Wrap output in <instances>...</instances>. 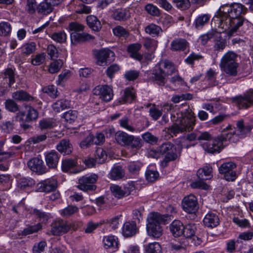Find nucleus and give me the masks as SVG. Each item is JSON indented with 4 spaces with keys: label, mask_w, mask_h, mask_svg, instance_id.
<instances>
[{
    "label": "nucleus",
    "mask_w": 253,
    "mask_h": 253,
    "mask_svg": "<svg viewBox=\"0 0 253 253\" xmlns=\"http://www.w3.org/2000/svg\"><path fill=\"white\" fill-rule=\"evenodd\" d=\"M42 90L44 93L47 94L53 98H56L58 96L57 88L54 85L45 86L42 88Z\"/></svg>",
    "instance_id": "51"
},
{
    "label": "nucleus",
    "mask_w": 253,
    "mask_h": 253,
    "mask_svg": "<svg viewBox=\"0 0 253 253\" xmlns=\"http://www.w3.org/2000/svg\"><path fill=\"white\" fill-rule=\"evenodd\" d=\"M2 79L4 84L6 83L8 87H11L15 82L14 70L11 68L5 69L2 73Z\"/></svg>",
    "instance_id": "24"
},
{
    "label": "nucleus",
    "mask_w": 253,
    "mask_h": 253,
    "mask_svg": "<svg viewBox=\"0 0 253 253\" xmlns=\"http://www.w3.org/2000/svg\"><path fill=\"white\" fill-rule=\"evenodd\" d=\"M62 65L63 62L61 60H56L50 63L48 71L51 74L57 73Z\"/></svg>",
    "instance_id": "56"
},
{
    "label": "nucleus",
    "mask_w": 253,
    "mask_h": 253,
    "mask_svg": "<svg viewBox=\"0 0 253 253\" xmlns=\"http://www.w3.org/2000/svg\"><path fill=\"white\" fill-rule=\"evenodd\" d=\"M142 146L141 139L134 135H130L126 146H128L131 149L137 150Z\"/></svg>",
    "instance_id": "37"
},
{
    "label": "nucleus",
    "mask_w": 253,
    "mask_h": 253,
    "mask_svg": "<svg viewBox=\"0 0 253 253\" xmlns=\"http://www.w3.org/2000/svg\"><path fill=\"white\" fill-rule=\"evenodd\" d=\"M188 245V243L187 241V239L183 237L181 238L180 239V241L179 242L171 243V248L175 251H180L182 250H185L186 248Z\"/></svg>",
    "instance_id": "48"
},
{
    "label": "nucleus",
    "mask_w": 253,
    "mask_h": 253,
    "mask_svg": "<svg viewBox=\"0 0 253 253\" xmlns=\"http://www.w3.org/2000/svg\"><path fill=\"white\" fill-rule=\"evenodd\" d=\"M226 134V131H224L220 135L204 142L202 144V148L209 153H219L223 148V142L228 140Z\"/></svg>",
    "instance_id": "7"
},
{
    "label": "nucleus",
    "mask_w": 253,
    "mask_h": 253,
    "mask_svg": "<svg viewBox=\"0 0 253 253\" xmlns=\"http://www.w3.org/2000/svg\"><path fill=\"white\" fill-rule=\"evenodd\" d=\"M145 10L148 14L154 17H158L160 15V10L157 6L152 3L147 4L144 7Z\"/></svg>",
    "instance_id": "50"
},
{
    "label": "nucleus",
    "mask_w": 253,
    "mask_h": 253,
    "mask_svg": "<svg viewBox=\"0 0 253 253\" xmlns=\"http://www.w3.org/2000/svg\"><path fill=\"white\" fill-rule=\"evenodd\" d=\"M21 49L24 56H28L36 51V44L35 42L25 43L22 46Z\"/></svg>",
    "instance_id": "41"
},
{
    "label": "nucleus",
    "mask_w": 253,
    "mask_h": 253,
    "mask_svg": "<svg viewBox=\"0 0 253 253\" xmlns=\"http://www.w3.org/2000/svg\"><path fill=\"white\" fill-rule=\"evenodd\" d=\"M26 110V117L24 120L25 122H30L36 120L39 115L37 110L31 106L26 105L24 106Z\"/></svg>",
    "instance_id": "33"
},
{
    "label": "nucleus",
    "mask_w": 253,
    "mask_h": 253,
    "mask_svg": "<svg viewBox=\"0 0 253 253\" xmlns=\"http://www.w3.org/2000/svg\"><path fill=\"white\" fill-rule=\"evenodd\" d=\"M247 11V8L240 3L221 6L211 22V24L214 25L215 28H218L219 31L212 29L206 34L202 35L199 38L201 43L206 44L218 33L226 32L228 36H234L242 26L249 22L244 16Z\"/></svg>",
    "instance_id": "1"
},
{
    "label": "nucleus",
    "mask_w": 253,
    "mask_h": 253,
    "mask_svg": "<svg viewBox=\"0 0 253 253\" xmlns=\"http://www.w3.org/2000/svg\"><path fill=\"white\" fill-rule=\"evenodd\" d=\"M94 91V93L99 95L100 98L105 102L111 101L113 97V89L109 85L97 86Z\"/></svg>",
    "instance_id": "15"
},
{
    "label": "nucleus",
    "mask_w": 253,
    "mask_h": 253,
    "mask_svg": "<svg viewBox=\"0 0 253 253\" xmlns=\"http://www.w3.org/2000/svg\"><path fill=\"white\" fill-rule=\"evenodd\" d=\"M71 39L72 42H84L92 40L94 39V37L87 33L73 32L71 34Z\"/></svg>",
    "instance_id": "29"
},
{
    "label": "nucleus",
    "mask_w": 253,
    "mask_h": 253,
    "mask_svg": "<svg viewBox=\"0 0 253 253\" xmlns=\"http://www.w3.org/2000/svg\"><path fill=\"white\" fill-rule=\"evenodd\" d=\"M168 218V214H161L155 212L150 213L147 216L146 224L148 235L155 238L160 237L163 232L162 224H166Z\"/></svg>",
    "instance_id": "3"
},
{
    "label": "nucleus",
    "mask_w": 253,
    "mask_h": 253,
    "mask_svg": "<svg viewBox=\"0 0 253 253\" xmlns=\"http://www.w3.org/2000/svg\"><path fill=\"white\" fill-rule=\"evenodd\" d=\"M70 106V101L69 100L62 99L53 103L52 109L55 112L59 113L65 109L69 108Z\"/></svg>",
    "instance_id": "34"
},
{
    "label": "nucleus",
    "mask_w": 253,
    "mask_h": 253,
    "mask_svg": "<svg viewBox=\"0 0 253 253\" xmlns=\"http://www.w3.org/2000/svg\"><path fill=\"white\" fill-rule=\"evenodd\" d=\"M123 188L125 197L133 194L135 192V186L133 181L127 182L123 186Z\"/></svg>",
    "instance_id": "58"
},
{
    "label": "nucleus",
    "mask_w": 253,
    "mask_h": 253,
    "mask_svg": "<svg viewBox=\"0 0 253 253\" xmlns=\"http://www.w3.org/2000/svg\"><path fill=\"white\" fill-rule=\"evenodd\" d=\"M211 16L208 14H203L199 15L195 19L194 24L197 29H201L207 23H208Z\"/></svg>",
    "instance_id": "35"
},
{
    "label": "nucleus",
    "mask_w": 253,
    "mask_h": 253,
    "mask_svg": "<svg viewBox=\"0 0 253 253\" xmlns=\"http://www.w3.org/2000/svg\"><path fill=\"white\" fill-rule=\"evenodd\" d=\"M76 12L79 14H88L91 12V7L83 3L80 2L75 7Z\"/></svg>",
    "instance_id": "60"
},
{
    "label": "nucleus",
    "mask_w": 253,
    "mask_h": 253,
    "mask_svg": "<svg viewBox=\"0 0 253 253\" xmlns=\"http://www.w3.org/2000/svg\"><path fill=\"white\" fill-rule=\"evenodd\" d=\"M237 57L235 52L228 51L221 58L219 66L227 76L234 77L238 75L240 68Z\"/></svg>",
    "instance_id": "5"
},
{
    "label": "nucleus",
    "mask_w": 253,
    "mask_h": 253,
    "mask_svg": "<svg viewBox=\"0 0 253 253\" xmlns=\"http://www.w3.org/2000/svg\"><path fill=\"white\" fill-rule=\"evenodd\" d=\"M170 118L173 124L168 127V132L171 136L189 132L195 125L196 116L190 109L186 110L184 112L179 110L172 111Z\"/></svg>",
    "instance_id": "2"
},
{
    "label": "nucleus",
    "mask_w": 253,
    "mask_h": 253,
    "mask_svg": "<svg viewBox=\"0 0 253 253\" xmlns=\"http://www.w3.org/2000/svg\"><path fill=\"white\" fill-rule=\"evenodd\" d=\"M232 102L240 109H247L253 105V89L232 98Z\"/></svg>",
    "instance_id": "11"
},
{
    "label": "nucleus",
    "mask_w": 253,
    "mask_h": 253,
    "mask_svg": "<svg viewBox=\"0 0 253 253\" xmlns=\"http://www.w3.org/2000/svg\"><path fill=\"white\" fill-rule=\"evenodd\" d=\"M5 107L8 111L15 113L19 110V106L11 99L6 100L4 102Z\"/></svg>",
    "instance_id": "55"
},
{
    "label": "nucleus",
    "mask_w": 253,
    "mask_h": 253,
    "mask_svg": "<svg viewBox=\"0 0 253 253\" xmlns=\"http://www.w3.org/2000/svg\"><path fill=\"white\" fill-rule=\"evenodd\" d=\"M71 229V225L64 221H60L55 223L52 227L51 232L54 235H60L65 234Z\"/></svg>",
    "instance_id": "19"
},
{
    "label": "nucleus",
    "mask_w": 253,
    "mask_h": 253,
    "mask_svg": "<svg viewBox=\"0 0 253 253\" xmlns=\"http://www.w3.org/2000/svg\"><path fill=\"white\" fill-rule=\"evenodd\" d=\"M13 99L21 102H32L36 100V98L24 90L20 89L12 93Z\"/></svg>",
    "instance_id": "20"
},
{
    "label": "nucleus",
    "mask_w": 253,
    "mask_h": 253,
    "mask_svg": "<svg viewBox=\"0 0 253 253\" xmlns=\"http://www.w3.org/2000/svg\"><path fill=\"white\" fill-rule=\"evenodd\" d=\"M29 168L32 171L42 174L48 171V169L44 164L43 161L38 157L34 158L28 162Z\"/></svg>",
    "instance_id": "14"
},
{
    "label": "nucleus",
    "mask_w": 253,
    "mask_h": 253,
    "mask_svg": "<svg viewBox=\"0 0 253 253\" xmlns=\"http://www.w3.org/2000/svg\"><path fill=\"white\" fill-rule=\"evenodd\" d=\"M236 168L235 163L228 162L223 163L218 168V171L219 173L224 175V177L227 181H233L237 178V173L234 170Z\"/></svg>",
    "instance_id": "12"
},
{
    "label": "nucleus",
    "mask_w": 253,
    "mask_h": 253,
    "mask_svg": "<svg viewBox=\"0 0 253 253\" xmlns=\"http://www.w3.org/2000/svg\"><path fill=\"white\" fill-rule=\"evenodd\" d=\"M50 37L53 41L59 43H64L67 40V35L64 31L54 32Z\"/></svg>",
    "instance_id": "52"
},
{
    "label": "nucleus",
    "mask_w": 253,
    "mask_h": 253,
    "mask_svg": "<svg viewBox=\"0 0 253 253\" xmlns=\"http://www.w3.org/2000/svg\"><path fill=\"white\" fill-rule=\"evenodd\" d=\"M130 135H129L124 131L121 130L118 131L115 133V140L119 145L123 146H126Z\"/></svg>",
    "instance_id": "36"
},
{
    "label": "nucleus",
    "mask_w": 253,
    "mask_h": 253,
    "mask_svg": "<svg viewBox=\"0 0 253 253\" xmlns=\"http://www.w3.org/2000/svg\"><path fill=\"white\" fill-rule=\"evenodd\" d=\"M252 129L251 126L244 125L243 120H241L237 123L236 129L226 133V135L230 142L235 143L240 139L246 137L250 133Z\"/></svg>",
    "instance_id": "8"
},
{
    "label": "nucleus",
    "mask_w": 253,
    "mask_h": 253,
    "mask_svg": "<svg viewBox=\"0 0 253 253\" xmlns=\"http://www.w3.org/2000/svg\"><path fill=\"white\" fill-rule=\"evenodd\" d=\"M55 126V123L52 119H42L39 122V126L42 130L51 129Z\"/></svg>",
    "instance_id": "43"
},
{
    "label": "nucleus",
    "mask_w": 253,
    "mask_h": 253,
    "mask_svg": "<svg viewBox=\"0 0 253 253\" xmlns=\"http://www.w3.org/2000/svg\"><path fill=\"white\" fill-rule=\"evenodd\" d=\"M98 177V175L94 173L83 176L78 180V188L84 192L95 190L96 186L94 183Z\"/></svg>",
    "instance_id": "9"
},
{
    "label": "nucleus",
    "mask_w": 253,
    "mask_h": 253,
    "mask_svg": "<svg viewBox=\"0 0 253 253\" xmlns=\"http://www.w3.org/2000/svg\"><path fill=\"white\" fill-rule=\"evenodd\" d=\"M174 70V67L171 62L167 60L161 61L149 74V80L155 81L160 85H163L166 83V78L172 74Z\"/></svg>",
    "instance_id": "4"
},
{
    "label": "nucleus",
    "mask_w": 253,
    "mask_h": 253,
    "mask_svg": "<svg viewBox=\"0 0 253 253\" xmlns=\"http://www.w3.org/2000/svg\"><path fill=\"white\" fill-rule=\"evenodd\" d=\"M204 225L209 228H214L219 224L218 216L214 213H208L203 219Z\"/></svg>",
    "instance_id": "23"
},
{
    "label": "nucleus",
    "mask_w": 253,
    "mask_h": 253,
    "mask_svg": "<svg viewBox=\"0 0 253 253\" xmlns=\"http://www.w3.org/2000/svg\"><path fill=\"white\" fill-rule=\"evenodd\" d=\"M53 9V5L47 1L40 3L37 7V11L41 14L47 15L51 13Z\"/></svg>",
    "instance_id": "38"
},
{
    "label": "nucleus",
    "mask_w": 253,
    "mask_h": 253,
    "mask_svg": "<svg viewBox=\"0 0 253 253\" xmlns=\"http://www.w3.org/2000/svg\"><path fill=\"white\" fill-rule=\"evenodd\" d=\"M45 161L48 169H56L60 159V155L55 150L44 153Z\"/></svg>",
    "instance_id": "17"
},
{
    "label": "nucleus",
    "mask_w": 253,
    "mask_h": 253,
    "mask_svg": "<svg viewBox=\"0 0 253 253\" xmlns=\"http://www.w3.org/2000/svg\"><path fill=\"white\" fill-rule=\"evenodd\" d=\"M88 26L94 31H99L101 29V24L97 18L94 15H89L86 17Z\"/></svg>",
    "instance_id": "32"
},
{
    "label": "nucleus",
    "mask_w": 253,
    "mask_h": 253,
    "mask_svg": "<svg viewBox=\"0 0 253 253\" xmlns=\"http://www.w3.org/2000/svg\"><path fill=\"white\" fill-rule=\"evenodd\" d=\"M212 168L210 166H205L200 169L197 171V176L201 180L193 182L191 184L193 188H201L207 190L209 185L206 184L203 180L209 179L211 177Z\"/></svg>",
    "instance_id": "10"
},
{
    "label": "nucleus",
    "mask_w": 253,
    "mask_h": 253,
    "mask_svg": "<svg viewBox=\"0 0 253 253\" xmlns=\"http://www.w3.org/2000/svg\"><path fill=\"white\" fill-rule=\"evenodd\" d=\"M112 194L117 199H122L125 197L123 187L116 184H112L110 187Z\"/></svg>",
    "instance_id": "45"
},
{
    "label": "nucleus",
    "mask_w": 253,
    "mask_h": 253,
    "mask_svg": "<svg viewBox=\"0 0 253 253\" xmlns=\"http://www.w3.org/2000/svg\"><path fill=\"white\" fill-rule=\"evenodd\" d=\"M145 32L146 33L154 36H158L160 33L162 32V28L156 24H151L145 28Z\"/></svg>",
    "instance_id": "49"
},
{
    "label": "nucleus",
    "mask_w": 253,
    "mask_h": 253,
    "mask_svg": "<svg viewBox=\"0 0 253 253\" xmlns=\"http://www.w3.org/2000/svg\"><path fill=\"white\" fill-rule=\"evenodd\" d=\"M103 242L106 249H112L113 250L118 249V239L115 236L109 235L104 237Z\"/></svg>",
    "instance_id": "25"
},
{
    "label": "nucleus",
    "mask_w": 253,
    "mask_h": 253,
    "mask_svg": "<svg viewBox=\"0 0 253 253\" xmlns=\"http://www.w3.org/2000/svg\"><path fill=\"white\" fill-rule=\"evenodd\" d=\"M35 184V180L30 177H22L18 179V186L21 189L32 187Z\"/></svg>",
    "instance_id": "42"
},
{
    "label": "nucleus",
    "mask_w": 253,
    "mask_h": 253,
    "mask_svg": "<svg viewBox=\"0 0 253 253\" xmlns=\"http://www.w3.org/2000/svg\"><path fill=\"white\" fill-rule=\"evenodd\" d=\"M138 231L135 221L126 222L122 227V234L125 237H132L135 235Z\"/></svg>",
    "instance_id": "21"
},
{
    "label": "nucleus",
    "mask_w": 253,
    "mask_h": 253,
    "mask_svg": "<svg viewBox=\"0 0 253 253\" xmlns=\"http://www.w3.org/2000/svg\"><path fill=\"white\" fill-rule=\"evenodd\" d=\"M109 177L111 179L113 180H118L124 176L125 172L121 166H117L112 168L109 173Z\"/></svg>",
    "instance_id": "40"
},
{
    "label": "nucleus",
    "mask_w": 253,
    "mask_h": 253,
    "mask_svg": "<svg viewBox=\"0 0 253 253\" xmlns=\"http://www.w3.org/2000/svg\"><path fill=\"white\" fill-rule=\"evenodd\" d=\"M12 31L11 24L5 21L0 22V36L6 37L9 36Z\"/></svg>",
    "instance_id": "47"
},
{
    "label": "nucleus",
    "mask_w": 253,
    "mask_h": 253,
    "mask_svg": "<svg viewBox=\"0 0 253 253\" xmlns=\"http://www.w3.org/2000/svg\"><path fill=\"white\" fill-rule=\"evenodd\" d=\"M77 165L76 159H65L62 161L61 168L64 172H67Z\"/></svg>",
    "instance_id": "44"
},
{
    "label": "nucleus",
    "mask_w": 253,
    "mask_h": 253,
    "mask_svg": "<svg viewBox=\"0 0 253 253\" xmlns=\"http://www.w3.org/2000/svg\"><path fill=\"white\" fill-rule=\"evenodd\" d=\"M146 253H162L161 245L157 242L150 243L146 247Z\"/></svg>",
    "instance_id": "54"
},
{
    "label": "nucleus",
    "mask_w": 253,
    "mask_h": 253,
    "mask_svg": "<svg viewBox=\"0 0 253 253\" xmlns=\"http://www.w3.org/2000/svg\"><path fill=\"white\" fill-rule=\"evenodd\" d=\"M42 225L41 223H39L36 225L28 226L25 228L22 234L27 235L37 232L40 230L42 229Z\"/></svg>",
    "instance_id": "59"
},
{
    "label": "nucleus",
    "mask_w": 253,
    "mask_h": 253,
    "mask_svg": "<svg viewBox=\"0 0 253 253\" xmlns=\"http://www.w3.org/2000/svg\"><path fill=\"white\" fill-rule=\"evenodd\" d=\"M45 53L42 52L36 55L31 60V64L34 66H39L42 64L45 60Z\"/></svg>",
    "instance_id": "57"
},
{
    "label": "nucleus",
    "mask_w": 253,
    "mask_h": 253,
    "mask_svg": "<svg viewBox=\"0 0 253 253\" xmlns=\"http://www.w3.org/2000/svg\"><path fill=\"white\" fill-rule=\"evenodd\" d=\"M135 98V91L133 88L128 87L124 91L122 97V103L131 102Z\"/></svg>",
    "instance_id": "39"
},
{
    "label": "nucleus",
    "mask_w": 253,
    "mask_h": 253,
    "mask_svg": "<svg viewBox=\"0 0 253 253\" xmlns=\"http://www.w3.org/2000/svg\"><path fill=\"white\" fill-rule=\"evenodd\" d=\"M159 176V174L157 170L147 169L145 172L146 179L149 182H154L156 180Z\"/></svg>",
    "instance_id": "63"
},
{
    "label": "nucleus",
    "mask_w": 253,
    "mask_h": 253,
    "mask_svg": "<svg viewBox=\"0 0 253 253\" xmlns=\"http://www.w3.org/2000/svg\"><path fill=\"white\" fill-rule=\"evenodd\" d=\"M149 154L155 158H158L161 154H165V160L167 162L173 161L177 157L174 145L169 142L162 144L157 149L151 150Z\"/></svg>",
    "instance_id": "6"
},
{
    "label": "nucleus",
    "mask_w": 253,
    "mask_h": 253,
    "mask_svg": "<svg viewBox=\"0 0 253 253\" xmlns=\"http://www.w3.org/2000/svg\"><path fill=\"white\" fill-rule=\"evenodd\" d=\"M57 187V181L54 178L43 180L37 185V191L48 193L54 191Z\"/></svg>",
    "instance_id": "16"
},
{
    "label": "nucleus",
    "mask_w": 253,
    "mask_h": 253,
    "mask_svg": "<svg viewBox=\"0 0 253 253\" xmlns=\"http://www.w3.org/2000/svg\"><path fill=\"white\" fill-rule=\"evenodd\" d=\"M216 75V72L211 69L207 71L205 81L206 85L203 87L204 89L218 84V82L215 79Z\"/></svg>",
    "instance_id": "27"
},
{
    "label": "nucleus",
    "mask_w": 253,
    "mask_h": 253,
    "mask_svg": "<svg viewBox=\"0 0 253 253\" xmlns=\"http://www.w3.org/2000/svg\"><path fill=\"white\" fill-rule=\"evenodd\" d=\"M36 0H26L25 11L30 14H34L38 7Z\"/></svg>",
    "instance_id": "53"
},
{
    "label": "nucleus",
    "mask_w": 253,
    "mask_h": 253,
    "mask_svg": "<svg viewBox=\"0 0 253 253\" xmlns=\"http://www.w3.org/2000/svg\"><path fill=\"white\" fill-rule=\"evenodd\" d=\"M188 46L189 43L185 39L177 38L171 42L170 49L172 51H183Z\"/></svg>",
    "instance_id": "22"
},
{
    "label": "nucleus",
    "mask_w": 253,
    "mask_h": 253,
    "mask_svg": "<svg viewBox=\"0 0 253 253\" xmlns=\"http://www.w3.org/2000/svg\"><path fill=\"white\" fill-rule=\"evenodd\" d=\"M114 55V52L109 49L104 48L100 50L96 54L98 65L103 66L107 61H111L113 60Z\"/></svg>",
    "instance_id": "18"
},
{
    "label": "nucleus",
    "mask_w": 253,
    "mask_h": 253,
    "mask_svg": "<svg viewBox=\"0 0 253 253\" xmlns=\"http://www.w3.org/2000/svg\"><path fill=\"white\" fill-rule=\"evenodd\" d=\"M184 226L182 223L179 220H174L170 225L169 229L174 237H179L183 235Z\"/></svg>",
    "instance_id": "28"
},
{
    "label": "nucleus",
    "mask_w": 253,
    "mask_h": 253,
    "mask_svg": "<svg viewBox=\"0 0 253 253\" xmlns=\"http://www.w3.org/2000/svg\"><path fill=\"white\" fill-rule=\"evenodd\" d=\"M78 112L76 110H69L63 114V118L69 123L73 122L77 118Z\"/></svg>",
    "instance_id": "61"
},
{
    "label": "nucleus",
    "mask_w": 253,
    "mask_h": 253,
    "mask_svg": "<svg viewBox=\"0 0 253 253\" xmlns=\"http://www.w3.org/2000/svg\"><path fill=\"white\" fill-rule=\"evenodd\" d=\"M114 35L119 37L126 38L128 36V32L122 26H117L113 29Z\"/></svg>",
    "instance_id": "62"
},
{
    "label": "nucleus",
    "mask_w": 253,
    "mask_h": 253,
    "mask_svg": "<svg viewBox=\"0 0 253 253\" xmlns=\"http://www.w3.org/2000/svg\"><path fill=\"white\" fill-rule=\"evenodd\" d=\"M46 246V243L44 241L35 243L33 248V253H43Z\"/></svg>",
    "instance_id": "64"
},
{
    "label": "nucleus",
    "mask_w": 253,
    "mask_h": 253,
    "mask_svg": "<svg viewBox=\"0 0 253 253\" xmlns=\"http://www.w3.org/2000/svg\"><path fill=\"white\" fill-rule=\"evenodd\" d=\"M183 230V235L185 238H190L195 235L196 226L194 224H188L184 226Z\"/></svg>",
    "instance_id": "46"
},
{
    "label": "nucleus",
    "mask_w": 253,
    "mask_h": 253,
    "mask_svg": "<svg viewBox=\"0 0 253 253\" xmlns=\"http://www.w3.org/2000/svg\"><path fill=\"white\" fill-rule=\"evenodd\" d=\"M182 206L183 210L189 213H195L199 209L197 199L193 194L184 197L182 202Z\"/></svg>",
    "instance_id": "13"
},
{
    "label": "nucleus",
    "mask_w": 253,
    "mask_h": 253,
    "mask_svg": "<svg viewBox=\"0 0 253 253\" xmlns=\"http://www.w3.org/2000/svg\"><path fill=\"white\" fill-rule=\"evenodd\" d=\"M56 149L61 153L69 155L72 152L73 148L68 139H63L57 145Z\"/></svg>",
    "instance_id": "26"
},
{
    "label": "nucleus",
    "mask_w": 253,
    "mask_h": 253,
    "mask_svg": "<svg viewBox=\"0 0 253 253\" xmlns=\"http://www.w3.org/2000/svg\"><path fill=\"white\" fill-rule=\"evenodd\" d=\"M130 16V13L128 9L126 8H121L116 9L113 13V17L119 21H124L129 18Z\"/></svg>",
    "instance_id": "31"
},
{
    "label": "nucleus",
    "mask_w": 253,
    "mask_h": 253,
    "mask_svg": "<svg viewBox=\"0 0 253 253\" xmlns=\"http://www.w3.org/2000/svg\"><path fill=\"white\" fill-rule=\"evenodd\" d=\"M141 47V46L139 43H134L129 45L127 47V51L130 53V57L138 61H141L142 59V56L138 52Z\"/></svg>",
    "instance_id": "30"
}]
</instances>
